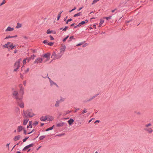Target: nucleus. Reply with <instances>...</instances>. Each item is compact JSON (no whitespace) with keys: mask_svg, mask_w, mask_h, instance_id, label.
I'll return each mask as SVG.
<instances>
[{"mask_svg":"<svg viewBox=\"0 0 153 153\" xmlns=\"http://www.w3.org/2000/svg\"><path fill=\"white\" fill-rule=\"evenodd\" d=\"M9 144H10L9 143H8V144H7L6 145V146L8 148V149L9 148Z\"/></svg>","mask_w":153,"mask_h":153,"instance_id":"obj_60","label":"nucleus"},{"mask_svg":"<svg viewBox=\"0 0 153 153\" xmlns=\"http://www.w3.org/2000/svg\"><path fill=\"white\" fill-rule=\"evenodd\" d=\"M64 124V123L63 122L58 123L56 125V126L57 127H62L63 126Z\"/></svg>","mask_w":153,"mask_h":153,"instance_id":"obj_23","label":"nucleus"},{"mask_svg":"<svg viewBox=\"0 0 153 153\" xmlns=\"http://www.w3.org/2000/svg\"><path fill=\"white\" fill-rule=\"evenodd\" d=\"M26 61H27V59H24L23 60V62H22V63H23V66H22V67H23L24 66V64H25L26 63Z\"/></svg>","mask_w":153,"mask_h":153,"instance_id":"obj_31","label":"nucleus"},{"mask_svg":"<svg viewBox=\"0 0 153 153\" xmlns=\"http://www.w3.org/2000/svg\"><path fill=\"white\" fill-rule=\"evenodd\" d=\"M82 43H79V44H77V45H76V46H80V45H82Z\"/></svg>","mask_w":153,"mask_h":153,"instance_id":"obj_57","label":"nucleus"},{"mask_svg":"<svg viewBox=\"0 0 153 153\" xmlns=\"http://www.w3.org/2000/svg\"><path fill=\"white\" fill-rule=\"evenodd\" d=\"M51 54L50 53H47L45 54L43 56V60L45 58H47V61H48L50 58Z\"/></svg>","mask_w":153,"mask_h":153,"instance_id":"obj_6","label":"nucleus"},{"mask_svg":"<svg viewBox=\"0 0 153 153\" xmlns=\"http://www.w3.org/2000/svg\"><path fill=\"white\" fill-rule=\"evenodd\" d=\"M23 131H24V133L25 134H26V131L25 130V128L23 130Z\"/></svg>","mask_w":153,"mask_h":153,"instance_id":"obj_59","label":"nucleus"},{"mask_svg":"<svg viewBox=\"0 0 153 153\" xmlns=\"http://www.w3.org/2000/svg\"><path fill=\"white\" fill-rule=\"evenodd\" d=\"M11 44V42H8L6 44L2 46L3 48H7L8 49V50H10V47Z\"/></svg>","mask_w":153,"mask_h":153,"instance_id":"obj_9","label":"nucleus"},{"mask_svg":"<svg viewBox=\"0 0 153 153\" xmlns=\"http://www.w3.org/2000/svg\"><path fill=\"white\" fill-rule=\"evenodd\" d=\"M33 143H32L30 144L27 146H26L23 149V151H26L27 149L30 148V147H33Z\"/></svg>","mask_w":153,"mask_h":153,"instance_id":"obj_12","label":"nucleus"},{"mask_svg":"<svg viewBox=\"0 0 153 153\" xmlns=\"http://www.w3.org/2000/svg\"><path fill=\"white\" fill-rule=\"evenodd\" d=\"M111 16H110L108 17H106L104 18V19H106L107 20H108L111 19Z\"/></svg>","mask_w":153,"mask_h":153,"instance_id":"obj_40","label":"nucleus"},{"mask_svg":"<svg viewBox=\"0 0 153 153\" xmlns=\"http://www.w3.org/2000/svg\"><path fill=\"white\" fill-rule=\"evenodd\" d=\"M104 22V21L102 19H101L100 22V24L102 25Z\"/></svg>","mask_w":153,"mask_h":153,"instance_id":"obj_48","label":"nucleus"},{"mask_svg":"<svg viewBox=\"0 0 153 153\" xmlns=\"http://www.w3.org/2000/svg\"><path fill=\"white\" fill-rule=\"evenodd\" d=\"M79 108H74V111L75 112H76L78 111L79 110Z\"/></svg>","mask_w":153,"mask_h":153,"instance_id":"obj_44","label":"nucleus"},{"mask_svg":"<svg viewBox=\"0 0 153 153\" xmlns=\"http://www.w3.org/2000/svg\"><path fill=\"white\" fill-rule=\"evenodd\" d=\"M66 46L63 44H62L60 48V52L64 54L66 49Z\"/></svg>","mask_w":153,"mask_h":153,"instance_id":"obj_7","label":"nucleus"},{"mask_svg":"<svg viewBox=\"0 0 153 153\" xmlns=\"http://www.w3.org/2000/svg\"><path fill=\"white\" fill-rule=\"evenodd\" d=\"M117 10L116 9H114V10H111V12H112V13H114L115 12V11Z\"/></svg>","mask_w":153,"mask_h":153,"instance_id":"obj_62","label":"nucleus"},{"mask_svg":"<svg viewBox=\"0 0 153 153\" xmlns=\"http://www.w3.org/2000/svg\"><path fill=\"white\" fill-rule=\"evenodd\" d=\"M151 126V124L149 123L148 124H146V127H148L149 126Z\"/></svg>","mask_w":153,"mask_h":153,"instance_id":"obj_51","label":"nucleus"},{"mask_svg":"<svg viewBox=\"0 0 153 153\" xmlns=\"http://www.w3.org/2000/svg\"><path fill=\"white\" fill-rule=\"evenodd\" d=\"M62 12H61V13H59L58 14V17H57V20H59L60 18V17H61V13Z\"/></svg>","mask_w":153,"mask_h":153,"instance_id":"obj_38","label":"nucleus"},{"mask_svg":"<svg viewBox=\"0 0 153 153\" xmlns=\"http://www.w3.org/2000/svg\"><path fill=\"white\" fill-rule=\"evenodd\" d=\"M19 87L20 88V92L22 96L23 95L24 92V88L23 87L22 85V84H20L19 85Z\"/></svg>","mask_w":153,"mask_h":153,"instance_id":"obj_4","label":"nucleus"},{"mask_svg":"<svg viewBox=\"0 0 153 153\" xmlns=\"http://www.w3.org/2000/svg\"><path fill=\"white\" fill-rule=\"evenodd\" d=\"M64 135V134H58L56 135V136H59V137H61L62 136H63Z\"/></svg>","mask_w":153,"mask_h":153,"instance_id":"obj_46","label":"nucleus"},{"mask_svg":"<svg viewBox=\"0 0 153 153\" xmlns=\"http://www.w3.org/2000/svg\"><path fill=\"white\" fill-rule=\"evenodd\" d=\"M21 62V59H18L15 64L14 67V69L13 70V71L15 72L17 71L19 68L20 67V63Z\"/></svg>","mask_w":153,"mask_h":153,"instance_id":"obj_2","label":"nucleus"},{"mask_svg":"<svg viewBox=\"0 0 153 153\" xmlns=\"http://www.w3.org/2000/svg\"><path fill=\"white\" fill-rule=\"evenodd\" d=\"M36 56L35 55H33L31 56V57H30V58H31V59H33L36 57Z\"/></svg>","mask_w":153,"mask_h":153,"instance_id":"obj_37","label":"nucleus"},{"mask_svg":"<svg viewBox=\"0 0 153 153\" xmlns=\"http://www.w3.org/2000/svg\"><path fill=\"white\" fill-rule=\"evenodd\" d=\"M67 20L68 22H69L71 21L72 20V19H69Z\"/></svg>","mask_w":153,"mask_h":153,"instance_id":"obj_58","label":"nucleus"},{"mask_svg":"<svg viewBox=\"0 0 153 153\" xmlns=\"http://www.w3.org/2000/svg\"><path fill=\"white\" fill-rule=\"evenodd\" d=\"M43 43L44 44H46L48 43V41L46 40H45L43 41Z\"/></svg>","mask_w":153,"mask_h":153,"instance_id":"obj_53","label":"nucleus"},{"mask_svg":"<svg viewBox=\"0 0 153 153\" xmlns=\"http://www.w3.org/2000/svg\"><path fill=\"white\" fill-rule=\"evenodd\" d=\"M94 119L93 118L91 119V120H90L89 121H88V123H90L92 121V120Z\"/></svg>","mask_w":153,"mask_h":153,"instance_id":"obj_61","label":"nucleus"},{"mask_svg":"<svg viewBox=\"0 0 153 153\" xmlns=\"http://www.w3.org/2000/svg\"><path fill=\"white\" fill-rule=\"evenodd\" d=\"M45 137V136H42L39 137V139L40 140H43Z\"/></svg>","mask_w":153,"mask_h":153,"instance_id":"obj_39","label":"nucleus"},{"mask_svg":"<svg viewBox=\"0 0 153 153\" xmlns=\"http://www.w3.org/2000/svg\"><path fill=\"white\" fill-rule=\"evenodd\" d=\"M18 105L19 106V107L21 108H24V103L22 102H19L18 103Z\"/></svg>","mask_w":153,"mask_h":153,"instance_id":"obj_20","label":"nucleus"},{"mask_svg":"<svg viewBox=\"0 0 153 153\" xmlns=\"http://www.w3.org/2000/svg\"><path fill=\"white\" fill-rule=\"evenodd\" d=\"M40 120L42 121H45L47 120L46 115L44 116H42L40 118Z\"/></svg>","mask_w":153,"mask_h":153,"instance_id":"obj_18","label":"nucleus"},{"mask_svg":"<svg viewBox=\"0 0 153 153\" xmlns=\"http://www.w3.org/2000/svg\"><path fill=\"white\" fill-rule=\"evenodd\" d=\"M99 1V0H94L91 3V4L92 5H93L96 4L97 2L98 1Z\"/></svg>","mask_w":153,"mask_h":153,"instance_id":"obj_32","label":"nucleus"},{"mask_svg":"<svg viewBox=\"0 0 153 153\" xmlns=\"http://www.w3.org/2000/svg\"><path fill=\"white\" fill-rule=\"evenodd\" d=\"M53 44V43L52 42H50L48 43V45L50 46H52Z\"/></svg>","mask_w":153,"mask_h":153,"instance_id":"obj_45","label":"nucleus"},{"mask_svg":"<svg viewBox=\"0 0 153 153\" xmlns=\"http://www.w3.org/2000/svg\"><path fill=\"white\" fill-rule=\"evenodd\" d=\"M68 26H66L64 29H63V30L66 31L68 29Z\"/></svg>","mask_w":153,"mask_h":153,"instance_id":"obj_50","label":"nucleus"},{"mask_svg":"<svg viewBox=\"0 0 153 153\" xmlns=\"http://www.w3.org/2000/svg\"><path fill=\"white\" fill-rule=\"evenodd\" d=\"M47 120V121H51L54 119V117L50 115H46Z\"/></svg>","mask_w":153,"mask_h":153,"instance_id":"obj_10","label":"nucleus"},{"mask_svg":"<svg viewBox=\"0 0 153 153\" xmlns=\"http://www.w3.org/2000/svg\"><path fill=\"white\" fill-rule=\"evenodd\" d=\"M15 47V46L13 45L11 43L10 46V50H11L13 48H14Z\"/></svg>","mask_w":153,"mask_h":153,"instance_id":"obj_30","label":"nucleus"},{"mask_svg":"<svg viewBox=\"0 0 153 153\" xmlns=\"http://www.w3.org/2000/svg\"><path fill=\"white\" fill-rule=\"evenodd\" d=\"M145 130L147 131L149 133H151L153 131V130L151 128H145Z\"/></svg>","mask_w":153,"mask_h":153,"instance_id":"obj_19","label":"nucleus"},{"mask_svg":"<svg viewBox=\"0 0 153 153\" xmlns=\"http://www.w3.org/2000/svg\"><path fill=\"white\" fill-rule=\"evenodd\" d=\"M52 32V31H51L49 29H48L47 30L46 33L47 34H50Z\"/></svg>","mask_w":153,"mask_h":153,"instance_id":"obj_36","label":"nucleus"},{"mask_svg":"<svg viewBox=\"0 0 153 153\" xmlns=\"http://www.w3.org/2000/svg\"><path fill=\"white\" fill-rule=\"evenodd\" d=\"M48 78L49 79V82L50 83V85L51 86H56L57 87H58V85L54 82L53 81L51 80V79L48 77Z\"/></svg>","mask_w":153,"mask_h":153,"instance_id":"obj_5","label":"nucleus"},{"mask_svg":"<svg viewBox=\"0 0 153 153\" xmlns=\"http://www.w3.org/2000/svg\"><path fill=\"white\" fill-rule=\"evenodd\" d=\"M17 37V35H16L15 36H7V37H6V38H5V39H8V38H13V37Z\"/></svg>","mask_w":153,"mask_h":153,"instance_id":"obj_34","label":"nucleus"},{"mask_svg":"<svg viewBox=\"0 0 153 153\" xmlns=\"http://www.w3.org/2000/svg\"><path fill=\"white\" fill-rule=\"evenodd\" d=\"M28 137L25 138V139H23V142H25L26 141V140H27V139H28Z\"/></svg>","mask_w":153,"mask_h":153,"instance_id":"obj_52","label":"nucleus"},{"mask_svg":"<svg viewBox=\"0 0 153 153\" xmlns=\"http://www.w3.org/2000/svg\"><path fill=\"white\" fill-rule=\"evenodd\" d=\"M38 122L37 121H36L35 122H34L33 125V126H36L38 124Z\"/></svg>","mask_w":153,"mask_h":153,"instance_id":"obj_35","label":"nucleus"},{"mask_svg":"<svg viewBox=\"0 0 153 153\" xmlns=\"http://www.w3.org/2000/svg\"><path fill=\"white\" fill-rule=\"evenodd\" d=\"M81 15H82L81 13V12H79L77 13L76 14H75L74 15V17H76Z\"/></svg>","mask_w":153,"mask_h":153,"instance_id":"obj_27","label":"nucleus"},{"mask_svg":"<svg viewBox=\"0 0 153 153\" xmlns=\"http://www.w3.org/2000/svg\"><path fill=\"white\" fill-rule=\"evenodd\" d=\"M21 136L20 135H18L14 137L13 138V139L14 141H16L17 140H19L21 138Z\"/></svg>","mask_w":153,"mask_h":153,"instance_id":"obj_15","label":"nucleus"},{"mask_svg":"<svg viewBox=\"0 0 153 153\" xmlns=\"http://www.w3.org/2000/svg\"><path fill=\"white\" fill-rule=\"evenodd\" d=\"M69 36H67L66 38H65V39H64L63 40V42H65L66 41V40H67V39L68 38V37Z\"/></svg>","mask_w":153,"mask_h":153,"instance_id":"obj_47","label":"nucleus"},{"mask_svg":"<svg viewBox=\"0 0 153 153\" xmlns=\"http://www.w3.org/2000/svg\"><path fill=\"white\" fill-rule=\"evenodd\" d=\"M63 54L62 53L60 52L57 54V58L58 59L60 58Z\"/></svg>","mask_w":153,"mask_h":153,"instance_id":"obj_22","label":"nucleus"},{"mask_svg":"<svg viewBox=\"0 0 153 153\" xmlns=\"http://www.w3.org/2000/svg\"><path fill=\"white\" fill-rule=\"evenodd\" d=\"M74 39V38L73 36H71L70 37V39L71 40H72V39Z\"/></svg>","mask_w":153,"mask_h":153,"instance_id":"obj_54","label":"nucleus"},{"mask_svg":"<svg viewBox=\"0 0 153 153\" xmlns=\"http://www.w3.org/2000/svg\"><path fill=\"white\" fill-rule=\"evenodd\" d=\"M29 70V68H27L26 70L25 71V73H26L28 72Z\"/></svg>","mask_w":153,"mask_h":153,"instance_id":"obj_43","label":"nucleus"},{"mask_svg":"<svg viewBox=\"0 0 153 153\" xmlns=\"http://www.w3.org/2000/svg\"><path fill=\"white\" fill-rule=\"evenodd\" d=\"M12 94L14 97L17 100H20L22 98V96L21 97H19L18 96V92L16 90H14L13 91Z\"/></svg>","mask_w":153,"mask_h":153,"instance_id":"obj_3","label":"nucleus"},{"mask_svg":"<svg viewBox=\"0 0 153 153\" xmlns=\"http://www.w3.org/2000/svg\"><path fill=\"white\" fill-rule=\"evenodd\" d=\"M5 0H3V2L1 3V4H0V6H1L3 5L4 4H5Z\"/></svg>","mask_w":153,"mask_h":153,"instance_id":"obj_41","label":"nucleus"},{"mask_svg":"<svg viewBox=\"0 0 153 153\" xmlns=\"http://www.w3.org/2000/svg\"><path fill=\"white\" fill-rule=\"evenodd\" d=\"M100 122V121L99 120H97L95 122V123H99Z\"/></svg>","mask_w":153,"mask_h":153,"instance_id":"obj_63","label":"nucleus"},{"mask_svg":"<svg viewBox=\"0 0 153 153\" xmlns=\"http://www.w3.org/2000/svg\"><path fill=\"white\" fill-rule=\"evenodd\" d=\"M65 100V99L64 98H63L61 97L60 98L59 100H58L59 101H60V102H63Z\"/></svg>","mask_w":153,"mask_h":153,"instance_id":"obj_28","label":"nucleus"},{"mask_svg":"<svg viewBox=\"0 0 153 153\" xmlns=\"http://www.w3.org/2000/svg\"><path fill=\"white\" fill-rule=\"evenodd\" d=\"M134 113L136 115H140L141 114V113L140 111H134Z\"/></svg>","mask_w":153,"mask_h":153,"instance_id":"obj_25","label":"nucleus"},{"mask_svg":"<svg viewBox=\"0 0 153 153\" xmlns=\"http://www.w3.org/2000/svg\"><path fill=\"white\" fill-rule=\"evenodd\" d=\"M60 101H59L58 100H56L55 102L54 106L56 107H58L59 106L60 104Z\"/></svg>","mask_w":153,"mask_h":153,"instance_id":"obj_17","label":"nucleus"},{"mask_svg":"<svg viewBox=\"0 0 153 153\" xmlns=\"http://www.w3.org/2000/svg\"><path fill=\"white\" fill-rule=\"evenodd\" d=\"M86 22L85 21H82L81 22L79 23V24L78 25L79 27L80 26L82 25H83Z\"/></svg>","mask_w":153,"mask_h":153,"instance_id":"obj_29","label":"nucleus"},{"mask_svg":"<svg viewBox=\"0 0 153 153\" xmlns=\"http://www.w3.org/2000/svg\"><path fill=\"white\" fill-rule=\"evenodd\" d=\"M43 60L42 58H38L35 60V61L33 62V63L34 64L40 63L42 62Z\"/></svg>","mask_w":153,"mask_h":153,"instance_id":"obj_8","label":"nucleus"},{"mask_svg":"<svg viewBox=\"0 0 153 153\" xmlns=\"http://www.w3.org/2000/svg\"><path fill=\"white\" fill-rule=\"evenodd\" d=\"M14 30V28L10 27H8L7 29L5 30V31H13Z\"/></svg>","mask_w":153,"mask_h":153,"instance_id":"obj_16","label":"nucleus"},{"mask_svg":"<svg viewBox=\"0 0 153 153\" xmlns=\"http://www.w3.org/2000/svg\"><path fill=\"white\" fill-rule=\"evenodd\" d=\"M74 121V120L73 119L71 118L69 120H68V122L69 124L70 125H71L73 124Z\"/></svg>","mask_w":153,"mask_h":153,"instance_id":"obj_21","label":"nucleus"},{"mask_svg":"<svg viewBox=\"0 0 153 153\" xmlns=\"http://www.w3.org/2000/svg\"><path fill=\"white\" fill-rule=\"evenodd\" d=\"M35 115L31 109H28L26 111L23 110L22 112V116L23 117H32Z\"/></svg>","mask_w":153,"mask_h":153,"instance_id":"obj_1","label":"nucleus"},{"mask_svg":"<svg viewBox=\"0 0 153 153\" xmlns=\"http://www.w3.org/2000/svg\"><path fill=\"white\" fill-rule=\"evenodd\" d=\"M50 37L51 40H53L54 39L53 37L52 36H50Z\"/></svg>","mask_w":153,"mask_h":153,"instance_id":"obj_56","label":"nucleus"},{"mask_svg":"<svg viewBox=\"0 0 153 153\" xmlns=\"http://www.w3.org/2000/svg\"><path fill=\"white\" fill-rule=\"evenodd\" d=\"M54 126V125H53V126L50 127L47 129L46 130V131H48L50 130H52L53 129V127Z\"/></svg>","mask_w":153,"mask_h":153,"instance_id":"obj_33","label":"nucleus"},{"mask_svg":"<svg viewBox=\"0 0 153 153\" xmlns=\"http://www.w3.org/2000/svg\"><path fill=\"white\" fill-rule=\"evenodd\" d=\"M25 128L22 126H19L17 128V131L18 132H19L22 131Z\"/></svg>","mask_w":153,"mask_h":153,"instance_id":"obj_13","label":"nucleus"},{"mask_svg":"<svg viewBox=\"0 0 153 153\" xmlns=\"http://www.w3.org/2000/svg\"><path fill=\"white\" fill-rule=\"evenodd\" d=\"M82 7H81L79 8V9L78 10V11H79L81 9H82Z\"/></svg>","mask_w":153,"mask_h":153,"instance_id":"obj_64","label":"nucleus"},{"mask_svg":"<svg viewBox=\"0 0 153 153\" xmlns=\"http://www.w3.org/2000/svg\"><path fill=\"white\" fill-rule=\"evenodd\" d=\"M24 119L23 122V124L24 125H26L29 119L27 117H24Z\"/></svg>","mask_w":153,"mask_h":153,"instance_id":"obj_14","label":"nucleus"},{"mask_svg":"<svg viewBox=\"0 0 153 153\" xmlns=\"http://www.w3.org/2000/svg\"><path fill=\"white\" fill-rule=\"evenodd\" d=\"M26 81H24L23 82V84H24V85H26Z\"/></svg>","mask_w":153,"mask_h":153,"instance_id":"obj_55","label":"nucleus"},{"mask_svg":"<svg viewBox=\"0 0 153 153\" xmlns=\"http://www.w3.org/2000/svg\"><path fill=\"white\" fill-rule=\"evenodd\" d=\"M87 112V109L86 108H84L83 111L82 113L84 114L85 113H86Z\"/></svg>","mask_w":153,"mask_h":153,"instance_id":"obj_42","label":"nucleus"},{"mask_svg":"<svg viewBox=\"0 0 153 153\" xmlns=\"http://www.w3.org/2000/svg\"><path fill=\"white\" fill-rule=\"evenodd\" d=\"M32 121H30L28 123L29 126H27V128H32Z\"/></svg>","mask_w":153,"mask_h":153,"instance_id":"obj_24","label":"nucleus"},{"mask_svg":"<svg viewBox=\"0 0 153 153\" xmlns=\"http://www.w3.org/2000/svg\"><path fill=\"white\" fill-rule=\"evenodd\" d=\"M22 25L21 24H20L19 23H18L17 24L16 26V28H20L22 27Z\"/></svg>","mask_w":153,"mask_h":153,"instance_id":"obj_26","label":"nucleus"},{"mask_svg":"<svg viewBox=\"0 0 153 153\" xmlns=\"http://www.w3.org/2000/svg\"><path fill=\"white\" fill-rule=\"evenodd\" d=\"M26 59H27V62H28L30 60V59H31L30 57V58H26Z\"/></svg>","mask_w":153,"mask_h":153,"instance_id":"obj_49","label":"nucleus"},{"mask_svg":"<svg viewBox=\"0 0 153 153\" xmlns=\"http://www.w3.org/2000/svg\"><path fill=\"white\" fill-rule=\"evenodd\" d=\"M57 54H56L55 52H53L51 56V57L53 58V59H58V58H57Z\"/></svg>","mask_w":153,"mask_h":153,"instance_id":"obj_11","label":"nucleus"}]
</instances>
